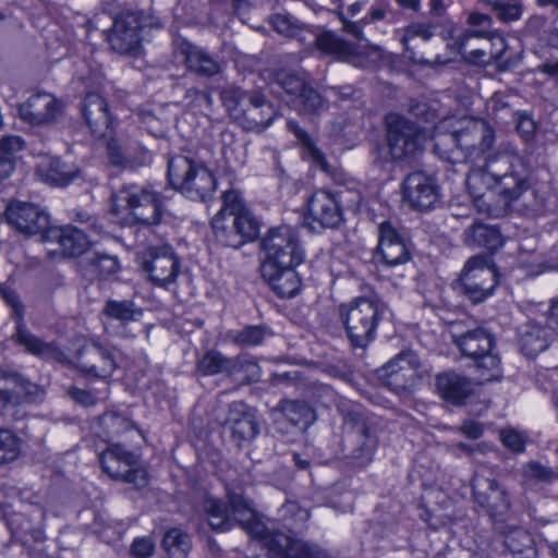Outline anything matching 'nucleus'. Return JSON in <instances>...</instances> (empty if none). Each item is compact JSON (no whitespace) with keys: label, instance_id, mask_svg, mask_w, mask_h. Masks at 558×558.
<instances>
[{"label":"nucleus","instance_id":"nucleus-27","mask_svg":"<svg viewBox=\"0 0 558 558\" xmlns=\"http://www.w3.org/2000/svg\"><path fill=\"white\" fill-rule=\"evenodd\" d=\"M347 440L356 445L351 454L353 464L359 468L367 465L377 446V438L365 421H351Z\"/></svg>","mask_w":558,"mask_h":558},{"label":"nucleus","instance_id":"nucleus-64","mask_svg":"<svg viewBox=\"0 0 558 558\" xmlns=\"http://www.w3.org/2000/svg\"><path fill=\"white\" fill-rule=\"evenodd\" d=\"M488 35L487 31H466L459 37V46L461 52H466V43L470 38L473 37H486Z\"/></svg>","mask_w":558,"mask_h":558},{"label":"nucleus","instance_id":"nucleus-46","mask_svg":"<svg viewBox=\"0 0 558 558\" xmlns=\"http://www.w3.org/2000/svg\"><path fill=\"white\" fill-rule=\"evenodd\" d=\"M484 2L492 7V10L502 23H511L522 15V4L519 1L484 0Z\"/></svg>","mask_w":558,"mask_h":558},{"label":"nucleus","instance_id":"nucleus-12","mask_svg":"<svg viewBox=\"0 0 558 558\" xmlns=\"http://www.w3.org/2000/svg\"><path fill=\"white\" fill-rule=\"evenodd\" d=\"M123 360L122 352L114 345L92 340L78 351L76 367L87 377L108 379Z\"/></svg>","mask_w":558,"mask_h":558},{"label":"nucleus","instance_id":"nucleus-18","mask_svg":"<svg viewBox=\"0 0 558 558\" xmlns=\"http://www.w3.org/2000/svg\"><path fill=\"white\" fill-rule=\"evenodd\" d=\"M420 363L412 351H402L378 371L383 384L396 393H401L415 385Z\"/></svg>","mask_w":558,"mask_h":558},{"label":"nucleus","instance_id":"nucleus-47","mask_svg":"<svg viewBox=\"0 0 558 558\" xmlns=\"http://www.w3.org/2000/svg\"><path fill=\"white\" fill-rule=\"evenodd\" d=\"M109 161L118 167H124L130 162L129 147L124 134L110 136L107 143Z\"/></svg>","mask_w":558,"mask_h":558},{"label":"nucleus","instance_id":"nucleus-21","mask_svg":"<svg viewBox=\"0 0 558 558\" xmlns=\"http://www.w3.org/2000/svg\"><path fill=\"white\" fill-rule=\"evenodd\" d=\"M307 219L322 228L335 229L343 220V210L336 194L327 190L314 192L307 201Z\"/></svg>","mask_w":558,"mask_h":558},{"label":"nucleus","instance_id":"nucleus-1","mask_svg":"<svg viewBox=\"0 0 558 558\" xmlns=\"http://www.w3.org/2000/svg\"><path fill=\"white\" fill-rule=\"evenodd\" d=\"M228 500L229 507L222 500L213 497H207L203 501V511L214 531L225 532L239 524L254 538L259 539L267 549L268 558H331L315 543L267 529L255 518L251 502L241 494L229 493Z\"/></svg>","mask_w":558,"mask_h":558},{"label":"nucleus","instance_id":"nucleus-20","mask_svg":"<svg viewBox=\"0 0 558 558\" xmlns=\"http://www.w3.org/2000/svg\"><path fill=\"white\" fill-rule=\"evenodd\" d=\"M19 113L32 126H47L61 116L62 102L49 93H36L19 106Z\"/></svg>","mask_w":558,"mask_h":558},{"label":"nucleus","instance_id":"nucleus-62","mask_svg":"<svg viewBox=\"0 0 558 558\" xmlns=\"http://www.w3.org/2000/svg\"><path fill=\"white\" fill-rule=\"evenodd\" d=\"M213 219H219L220 222L222 223L226 232H228V231L232 232V231L236 230L233 222H230V220H229V219H232V216L229 213V210H225V202L223 201H222V207L220 208V210L217 213V215Z\"/></svg>","mask_w":558,"mask_h":558},{"label":"nucleus","instance_id":"nucleus-53","mask_svg":"<svg viewBox=\"0 0 558 558\" xmlns=\"http://www.w3.org/2000/svg\"><path fill=\"white\" fill-rule=\"evenodd\" d=\"M274 28L287 37H295L303 28V24L299 23L290 15L276 14L271 17Z\"/></svg>","mask_w":558,"mask_h":558},{"label":"nucleus","instance_id":"nucleus-4","mask_svg":"<svg viewBox=\"0 0 558 558\" xmlns=\"http://www.w3.org/2000/svg\"><path fill=\"white\" fill-rule=\"evenodd\" d=\"M230 117L244 130L262 133L279 116L277 108L258 92L230 87L221 93Z\"/></svg>","mask_w":558,"mask_h":558},{"label":"nucleus","instance_id":"nucleus-45","mask_svg":"<svg viewBox=\"0 0 558 558\" xmlns=\"http://www.w3.org/2000/svg\"><path fill=\"white\" fill-rule=\"evenodd\" d=\"M270 331L263 326H246L232 337V342L242 347H256L270 336Z\"/></svg>","mask_w":558,"mask_h":558},{"label":"nucleus","instance_id":"nucleus-35","mask_svg":"<svg viewBox=\"0 0 558 558\" xmlns=\"http://www.w3.org/2000/svg\"><path fill=\"white\" fill-rule=\"evenodd\" d=\"M504 544L513 558H536L537 556L534 538L524 529L513 527L508 531Z\"/></svg>","mask_w":558,"mask_h":558},{"label":"nucleus","instance_id":"nucleus-55","mask_svg":"<svg viewBox=\"0 0 558 558\" xmlns=\"http://www.w3.org/2000/svg\"><path fill=\"white\" fill-rule=\"evenodd\" d=\"M432 36H433V28L429 24L414 23L407 27L403 38H402V43L405 46V48L409 49V43L412 39L420 37L426 41V40L430 39Z\"/></svg>","mask_w":558,"mask_h":558},{"label":"nucleus","instance_id":"nucleus-39","mask_svg":"<svg viewBox=\"0 0 558 558\" xmlns=\"http://www.w3.org/2000/svg\"><path fill=\"white\" fill-rule=\"evenodd\" d=\"M473 361L475 362L478 380L482 384L499 380L502 377L501 360L495 349L481 354Z\"/></svg>","mask_w":558,"mask_h":558},{"label":"nucleus","instance_id":"nucleus-10","mask_svg":"<svg viewBox=\"0 0 558 558\" xmlns=\"http://www.w3.org/2000/svg\"><path fill=\"white\" fill-rule=\"evenodd\" d=\"M333 2L339 3L336 14L342 22V29L362 43L364 38L360 24L345 19L341 10L342 0H333ZM316 45L319 50L339 60L351 62L355 66L366 65L365 46L362 44H351L331 32H325L316 37Z\"/></svg>","mask_w":558,"mask_h":558},{"label":"nucleus","instance_id":"nucleus-48","mask_svg":"<svg viewBox=\"0 0 558 558\" xmlns=\"http://www.w3.org/2000/svg\"><path fill=\"white\" fill-rule=\"evenodd\" d=\"M8 525L15 537L32 536L37 539L41 534L39 529H36L29 518L23 513H12L8 518Z\"/></svg>","mask_w":558,"mask_h":558},{"label":"nucleus","instance_id":"nucleus-9","mask_svg":"<svg viewBox=\"0 0 558 558\" xmlns=\"http://www.w3.org/2000/svg\"><path fill=\"white\" fill-rule=\"evenodd\" d=\"M387 143L392 159L408 161L414 159L424 149L425 133L414 122L399 114H388Z\"/></svg>","mask_w":558,"mask_h":558},{"label":"nucleus","instance_id":"nucleus-11","mask_svg":"<svg viewBox=\"0 0 558 558\" xmlns=\"http://www.w3.org/2000/svg\"><path fill=\"white\" fill-rule=\"evenodd\" d=\"M102 470L112 478L133 484L137 488L148 483L147 472L141 464L140 454L121 444H111L99 457Z\"/></svg>","mask_w":558,"mask_h":558},{"label":"nucleus","instance_id":"nucleus-43","mask_svg":"<svg viewBox=\"0 0 558 558\" xmlns=\"http://www.w3.org/2000/svg\"><path fill=\"white\" fill-rule=\"evenodd\" d=\"M288 129L295 134L298 140L302 142V144L307 148L308 155L314 160V162L326 173H329V166L326 161L325 156L323 153L315 147L313 142L311 141L310 135L299 126V124L290 120L288 121Z\"/></svg>","mask_w":558,"mask_h":558},{"label":"nucleus","instance_id":"nucleus-34","mask_svg":"<svg viewBox=\"0 0 558 558\" xmlns=\"http://www.w3.org/2000/svg\"><path fill=\"white\" fill-rule=\"evenodd\" d=\"M227 376L241 385L257 383L262 368L254 357L241 354L230 357Z\"/></svg>","mask_w":558,"mask_h":558},{"label":"nucleus","instance_id":"nucleus-25","mask_svg":"<svg viewBox=\"0 0 558 558\" xmlns=\"http://www.w3.org/2000/svg\"><path fill=\"white\" fill-rule=\"evenodd\" d=\"M82 113L90 132L97 137H105L112 133V117L108 102L98 93H89L82 104Z\"/></svg>","mask_w":558,"mask_h":558},{"label":"nucleus","instance_id":"nucleus-29","mask_svg":"<svg viewBox=\"0 0 558 558\" xmlns=\"http://www.w3.org/2000/svg\"><path fill=\"white\" fill-rule=\"evenodd\" d=\"M47 242H57L65 256H80L87 251L92 242L85 232L73 226L51 227L46 233Z\"/></svg>","mask_w":558,"mask_h":558},{"label":"nucleus","instance_id":"nucleus-26","mask_svg":"<svg viewBox=\"0 0 558 558\" xmlns=\"http://www.w3.org/2000/svg\"><path fill=\"white\" fill-rule=\"evenodd\" d=\"M43 392L37 385L16 375L8 376L0 371V407L14 408L24 400H33Z\"/></svg>","mask_w":558,"mask_h":558},{"label":"nucleus","instance_id":"nucleus-61","mask_svg":"<svg viewBox=\"0 0 558 558\" xmlns=\"http://www.w3.org/2000/svg\"><path fill=\"white\" fill-rule=\"evenodd\" d=\"M66 393L74 402H76L81 405L90 407L96 403V399L87 390L80 389L76 387H71L68 389Z\"/></svg>","mask_w":558,"mask_h":558},{"label":"nucleus","instance_id":"nucleus-6","mask_svg":"<svg viewBox=\"0 0 558 558\" xmlns=\"http://www.w3.org/2000/svg\"><path fill=\"white\" fill-rule=\"evenodd\" d=\"M168 181L174 190L192 201H206L216 190L211 171L185 156L169 160Z\"/></svg>","mask_w":558,"mask_h":558},{"label":"nucleus","instance_id":"nucleus-28","mask_svg":"<svg viewBox=\"0 0 558 558\" xmlns=\"http://www.w3.org/2000/svg\"><path fill=\"white\" fill-rule=\"evenodd\" d=\"M293 268L294 267H279L270 263H263L260 272L278 296L289 299L296 295L301 288V280Z\"/></svg>","mask_w":558,"mask_h":558},{"label":"nucleus","instance_id":"nucleus-54","mask_svg":"<svg viewBox=\"0 0 558 558\" xmlns=\"http://www.w3.org/2000/svg\"><path fill=\"white\" fill-rule=\"evenodd\" d=\"M232 438L241 445L243 441L252 440L259 433L257 421H233L231 427Z\"/></svg>","mask_w":558,"mask_h":558},{"label":"nucleus","instance_id":"nucleus-5","mask_svg":"<svg viewBox=\"0 0 558 558\" xmlns=\"http://www.w3.org/2000/svg\"><path fill=\"white\" fill-rule=\"evenodd\" d=\"M388 305L379 299L356 298L339 306V316L348 339L355 348H366L376 337Z\"/></svg>","mask_w":558,"mask_h":558},{"label":"nucleus","instance_id":"nucleus-2","mask_svg":"<svg viewBox=\"0 0 558 558\" xmlns=\"http://www.w3.org/2000/svg\"><path fill=\"white\" fill-rule=\"evenodd\" d=\"M466 186L480 213L500 218L530 190L531 183L519 158L497 154L469 172Z\"/></svg>","mask_w":558,"mask_h":558},{"label":"nucleus","instance_id":"nucleus-3","mask_svg":"<svg viewBox=\"0 0 558 558\" xmlns=\"http://www.w3.org/2000/svg\"><path fill=\"white\" fill-rule=\"evenodd\" d=\"M495 141V130L487 121L464 117L454 122L449 133L436 134L434 150L440 159L460 163L480 158Z\"/></svg>","mask_w":558,"mask_h":558},{"label":"nucleus","instance_id":"nucleus-36","mask_svg":"<svg viewBox=\"0 0 558 558\" xmlns=\"http://www.w3.org/2000/svg\"><path fill=\"white\" fill-rule=\"evenodd\" d=\"M102 314L122 326L131 322H137L143 317L144 311L132 300H108L102 308Z\"/></svg>","mask_w":558,"mask_h":558},{"label":"nucleus","instance_id":"nucleus-63","mask_svg":"<svg viewBox=\"0 0 558 558\" xmlns=\"http://www.w3.org/2000/svg\"><path fill=\"white\" fill-rule=\"evenodd\" d=\"M462 430L468 437L477 439L483 434V426L475 421H469L462 426Z\"/></svg>","mask_w":558,"mask_h":558},{"label":"nucleus","instance_id":"nucleus-7","mask_svg":"<svg viewBox=\"0 0 558 558\" xmlns=\"http://www.w3.org/2000/svg\"><path fill=\"white\" fill-rule=\"evenodd\" d=\"M225 202V210H229L235 231L226 232L219 219L211 220V227L218 242L223 246L239 248L246 242L253 241L257 238L259 232V223L252 215L250 209L243 203L239 192L234 190L226 191L222 194Z\"/></svg>","mask_w":558,"mask_h":558},{"label":"nucleus","instance_id":"nucleus-17","mask_svg":"<svg viewBox=\"0 0 558 558\" xmlns=\"http://www.w3.org/2000/svg\"><path fill=\"white\" fill-rule=\"evenodd\" d=\"M474 501L494 519L502 517L510 509L508 490L497 480L475 473L472 480Z\"/></svg>","mask_w":558,"mask_h":558},{"label":"nucleus","instance_id":"nucleus-60","mask_svg":"<svg viewBox=\"0 0 558 558\" xmlns=\"http://www.w3.org/2000/svg\"><path fill=\"white\" fill-rule=\"evenodd\" d=\"M517 130L524 140L529 141L536 131V123L527 113H520L517 120Z\"/></svg>","mask_w":558,"mask_h":558},{"label":"nucleus","instance_id":"nucleus-30","mask_svg":"<svg viewBox=\"0 0 558 558\" xmlns=\"http://www.w3.org/2000/svg\"><path fill=\"white\" fill-rule=\"evenodd\" d=\"M551 339V329L535 322L522 325L518 331L519 349L527 357H535L545 351L549 347Z\"/></svg>","mask_w":558,"mask_h":558},{"label":"nucleus","instance_id":"nucleus-33","mask_svg":"<svg viewBox=\"0 0 558 558\" xmlns=\"http://www.w3.org/2000/svg\"><path fill=\"white\" fill-rule=\"evenodd\" d=\"M15 337L17 343L33 355L57 362H63L65 359L64 352L54 343L41 340L20 325L16 328Z\"/></svg>","mask_w":558,"mask_h":558},{"label":"nucleus","instance_id":"nucleus-41","mask_svg":"<svg viewBox=\"0 0 558 558\" xmlns=\"http://www.w3.org/2000/svg\"><path fill=\"white\" fill-rule=\"evenodd\" d=\"M80 171L73 167L66 166L60 160L56 159L49 163V167L44 172L45 181L54 186H65L70 184Z\"/></svg>","mask_w":558,"mask_h":558},{"label":"nucleus","instance_id":"nucleus-8","mask_svg":"<svg viewBox=\"0 0 558 558\" xmlns=\"http://www.w3.org/2000/svg\"><path fill=\"white\" fill-rule=\"evenodd\" d=\"M112 197L116 211L128 210L136 223L155 226L161 220L163 213L161 197L148 187L124 186Z\"/></svg>","mask_w":558,"mask_h":558},{"label":"nucleus","instance_id":"nucleus-14","mask_svg":"<svg viewBox=\"0 0 558 558\" xmlns=\"http://www.w3.org/2000/svg\"><path fill=\"white\" fill-rule=\"evenodd\" d=\"M266 254L264 263L279 267H295L303 262V251L294 229L289 226L272 228L262 239Z\"/></svg>","mask_w":558,"mask_h":558},{"label":"nucleus","instance_id":"nucleus-24","mask_svg":"<svg viewBox=\"0 0 558 558\" xmlns=\"http://www.w3.org/2000/svg\"><path fill=\"white\" fill-rule=\"evenodd\" d=\"M173 46L175 54L183 59L189 71L206 77H211L221 72V63L205 49L193 45L184 38H177Z\"/></svg>","mask_w":558,"mask_h":558},{"label":"nucleus","instance_id":"nucleus-40","mask_svg":"<svg viewBox=\"0 0 558 558\" xmlns=\"http://www.w3.org/2000/svg\"><path fill=\"white\" fill-rule=\"evenodd\" d=\"M162 547L171 558H185L192 548V541L187 533L173 527L166 532Z\"/></svg>","mask_w":558,"mask_h":558},{"label":"nucleus","instance_id":"nucleus-58","mask_svg":"<svg viewBox=\"0 0 558 558\" xmlns=\"http://www.w3.org/2000/svg\"><path fill=\"white\" fill-rule=\"evenodd\" d=\"M0 299H2L5 304L11 307L12 313L19 319H22L24 315V307L19 295L14 291L0 286Z\"/></svg>","mask_w":558,"mask_h":558},{"label":"nucleus","instance_id":"nucleus-44","mask_svg":"<svg viewBox=\"0 0 558 558\" xmlns=\"http://www.w3.org/2000/svg\"><path fill=\"white\" fill-rule=\"evenodd\" d=\"M276 81L287 94L296 97L310 84L305 75L288 70L279 71L276 74Z\"/></svg>","mask_w":558,"mask_h":558},{"label":"nucleus","instance_id":"nucleus-57","mask_svg":"<svg viewBox=\"0 0 558 558\" xmlns=\"http://www.w3.org/2000/svg\"><path fill=\"white\" fill-rule=\"evenodd\" d=\"M501 441L505 447L510 450L521 453L525 449V439L524 437L514 429H505L501 432Z\"/></svg>","mask_w":558,"mask_h":558},{"label":"nucleus","instance_id":"nucleus-37","mask_svg":"<svg viewBox=\"0 0 558 558\" xmlns=\"http://www.w3.org/2000/svg\"><path fill=\"white\" fill-rule=\"evenodd\" d=\"M24 146L25 142L17 135H8L0 140V182L12 174L16 156Z\"/></svg>","mask_w":558,"mask_h":558},{"label":"nucleus","instance_id":"nucleus-32","mask_svg":"<svg viewBox=\"0 0 558 558\" xmlns=\"http://www.w3.org/2000/svg\"><path fill=\"white\" fill-rule=\"evenodd\" d=\"M436 386L439 395L454 404L461 403L473 390L468 378L453 372L438 375Z\"/></svg>","mask_w":558,"mask_h":558},{"label":"nucleus","instance_id":"nucleus-23","mask_svg":"<svg viewBox=\"0 0 558 558\" xmlns=\"http://www.w3.org/2000/svg\"><path fill=\"white\" fill-rule=\"evenodd\" d=\"M403 196L412 208L426 211L438 202L439 192L433 178L424 172H413L403 181Z\"/></svg>","mask_w":558,"mask_h":558},{"label":"nucleus","instance_id":"nucleus-31","mask_svg":"<svg viewBox=\"0 0 558 558\" xmlns=\"http://www.w3.org/2000/svg\"><path fill=\"white\" fill-rule=\"evenodd\" d=\"M453 343L461 353L472 360L495 349L494 336L484 328H475L462 335H453Z\"/></svg>","mask_w":558,"mask_h":558},{"label":"nucleus","instance_id":"nucleus-51","mask_svg":"<svg viewBox=\"0 0 558 558\" xmlns=\"http://www.w3.org/2000/svg\"><path fill=\"white\" fill-rule=\"evenodd\" d=\"M522 476L526 481L537 483H551L556 478V474L550 468L537 461L526 463L522 468Z\"/></svg>","mask_w":558,"mask_h":558},{"label":"nucleus","instance_id":"nucleus-15","mask_svg":"<svg viewBox=\"0 0 558 558\" xmlns=\"http://www.w3.org/2000/svg\"><path fill=\"white\" fill-rule=\"evenodd\" d=\"M138 259L142 269L156 286L166 288L174 283L180 274V259L168 244L147 247Z\"/></svg>","mask_w":558,"mask_h":558},{"label":"nucleus","instance_id":"nucleus-13","mask_svg":"<svg viewBox=\"0 0 558 558\" xmlns=\"http://www.w3.org/2000/svg\"><path fill=\"white\" fill-rule=\"evenodd\" d=\"M463 294L480 303L490 296L498 284L489 255H475L468 259L459 278Z\"/></svg>","mask_w":558,"mask_h":558},{"label":"nucleus","instance_id":"nucleus-59","mask_svg":"<svg viewBox=\"0 0 558 558\" xmlns=\"http://www.w3.org/2000/svg\"><path fill=\"white\" fill-rule=\"evenodd\" d=\"M131 551L136 558H148L155 551V543L150 537H140L134 539Z\"/></svg>","mask_w":558,"mask_h":558},{"label":"nucleus","instance_id":"nucleus-49","mask_svg":"<svg viewBox=\"0 0 558 558\" xmlns=\"http://www.w3.org/2000/svg\"><path fill=\"white\" fill-rule=\"evenodd\" d=\"M301 100L300 110L304 113H319L328 108L323 96L308 84L298 96Z\"/></svg>","mask_w":558,"mask_h":558},{"label":"nucleus","instance_id":"nucleus-56","mask_svg":"<svg viewBox=\"0 0 558 558\" xmlns=\"http://www.w3.org/2000/svg\"><path fill=\"white\" fill-rule=\"evenodd\" d=\"M281 410L286 416L298 415L302 418H308L314 416L313 410L304 401L284 400L281 403Z\"/></svg>","mask_w":558,"mask_h":558},{"label":"nucleus","instance_id":"nucleus-16","mask_svg":"<svg viewBox=\"0 0 558 558\" xmlns=\"http://www.w3.org/2000/svg\"><path fill=\"white\" fill-rule=\"evenodd\" d=\"M5 219L17 232L27 236L41 234L44 241L51 228L48 213L32 203L12 202L7 207Z\"/></svg>","mask_w":558,"mask_h":558},{"label":"nucleus","instance_id":"nucleus-22","mask_svg":"<svg viewBox=\"0 0 558 558\" xmlns=\"http://www.w3.org/2000/svg\"><path fill=\"white\" fill-rule=\"evenodd\" d=\"M375 257L386 266L402 265L411 258L407 241L388 221L379 225L378 245Z\"/></svg>","mask_w":558,"mask_h":558},{"label":"nucleus","instance_id":"nucleus-52","mask_svg":"<svg viewBox=\"0 0 558 558\" xmlns=\"http://www.w3.org/2000/svg\"><path fill=\"white\" fill-rule=\"evenodd\" d=\"M89 265L93 271L98 276H109L118 271L119 262L114 256L96 253L90 259Z\"/></svg>","mask_w":558,"mask_h":558},{"label":"nucleus","instance_id":"nucleus-42","mask_svg":"<svg viewBox=\"0 0 558 558\" xmlns=\"http://www.w3.org/2000/svg\"><path fill=\"white\" fill-rule=\"evenodd\" d=\"M230 357L217 351H208L197 363L198 371L205 376L228 373Z\"/></svg>","mask_w":558,"mask_h":558},{"label":"nucleus","instance_id":"nucleus-19","mask_svg":"<svg viewBox=\"0 0 558 558\" xmlns=\"http://www.w3.org/2000/svg\"><path fill=\"white\" fill-rule=\"evenodd\" d=\"M142 15L125 12L118 15L107 39L112 50L120 54L134 51L141 43Z\"/></svg>","mask_w":558,"mask_h":558},{"label":"nucleus","instance_id":"nucleus-50","mask_svg":"<svg viewBox=\"0 0 558 558\" xmlns=\"http://www.w3.org/2000/svg\"><path fill=\"white\" fill-rule=\"evenodd\" d=\"M19 452V438L11 430L0 428V465L15 460Z\"/></svg>","mask_w":558,"mask_h":558},{"label":"nucleus","instance_id":"nucleus-38","mask_svg":"<svg viewBox=\"0 0 558 558\" xmlns=\"http://www.w3.org/2000/svg\"><path fill=\"white\" fill-rule=\"evenodd\" d=\"M501 235L496 228L474 223L464 231V243L470 246H483L495 251L501 245Z\"/></svg>","mask_w":558,"mask_h":558}]
</instances>
